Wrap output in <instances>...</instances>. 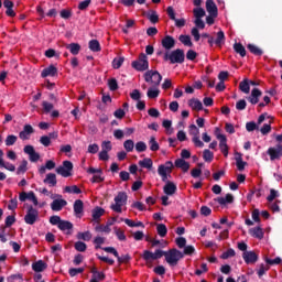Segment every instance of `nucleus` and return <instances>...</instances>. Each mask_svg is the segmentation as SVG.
<instances>
[{
    "label": "nucleus",
    "instance_id": "e2e57ef3",
    "mask_svg": "<svg viewBox=\"0 0 282 282\" xmlns=\"http://www.w3.org/2000/svg\"><path fill=\"white\" fill-rule=\"evenodd\" d=\"M75 250H77V252H85V250H87V243L83 241L75 242Z\"/></svg>",
    "mask_w": 282,
    "mask_h": 282
},
{
    "label": "nucleus",
    "instance_id": "864d4df0",
    "mask_svg": "<svg viewBox=\"0 0 282 282\" xmlns=\"http://www.w3.org/2000/svg\"><path fill=\"white\" fill-rule=\"evenodd\" d=\"M118 263H129L131 261V256L129 253L120 256L118 253V257H116Z\"/></svg>",
    "mask_w": 282,
    "mask_h": 282
},
{
    "label": "nucleus",
    "instance_id": "c03bdc74",
    "mask_svg": "<svg viewBox=\"0 0 282 282\" xmlns=\"http://www.w3.org/2000/svg\"><path fill=\"white\" fill-rule=\"evenodd\" d=\"M147 18L152 23H158L160 21V15H158V11L155 10H151L150 12H148Z\"/></svg>",
    "mask_w": 282,
    "mask_h": 282
},
{
    "label": "nucleus",
    "instance_id": "6e6d98bb",
    "mask_svg": "<svg viewBox=\"0 0 282 282\" xmlns=\"http://www.w3.org/2000/svg\"><path fill=\"white\" fill-rule=\"evenodd\" d=\"M85 272V268H70L68 270L69 276H78V274H83Z\"/></svg>",
    "mask_w": 282,
    "mask_h": 282
},
{
    "label": "nucleus",
    "instance_id": "e433bc0d",
    "mask_svg": "<svg viewBox=\"0 0 282 282\" xmlns=\"http://www.w3.org/2000/svg\"><path fill=\"white\" fill-rule=\"evenodd\" d=\"M58 228L62 230V232H65V230H73L74 224H72V221L69 220H62V223H59Z\"/></svg>",
    "mask_w": 282,
    "mask_h": 282
},
{
    "label": "nucleus",
    "instance_id": "3c124183",
    "mask_svg": "<svg viewBox=\"0 0 282 282\" xmlns=\"http://www.w3.org/2000/svg\"><path fill=\"white\" fill-rule=\"evenodd\" d=\"M193 14L195 19H202L203 17H206V11L204 10V8L198 7L193 10Z\"/></svg>",
    "mask_w": 282,
    "mask_h": 282
},
{
    "label": "nucleus",
    "instance_id": "2f4dec72",
    "mask_svg": "<svg viewBox=\"0 0 282 282\" xmlns=\"http://www.w3.org/2000/svg\"><path fill=\"white\" fill-rule=\"evenodd\" d=\"M66 50L73 54V56H78L80 54V44L78 43H70L66 45Z\"/></svg>",
    "mask_w": 282,
    "mask_h": 282
},
{
    "label": "nucleus",
    "instance_id": "f03ea898",
    "mask_svg": "<svg viewBox=\"0 0 282 282\" xmlns=\"http://www.w3.org/2000/svg\"><path fill=\"white\" fill-rule=\"evenodd\" d=\"M278 144L273 148H269L267 153L270 156L271 162L274 160H281L282 158V133L275 137Z\"/></svg>",
    "mask_w": 282,
    "mask_h": 282
},
{
    "label": "nucleus",
    "instance_id": "f3484780",
    "mask_svg": "<svg viewBox=\"0 0 282 282\" xmlns=\"http://www.w3.org/2000/svg\"><path fill=\"white\" fill-rule=\"evenodd\" d=\"M3 8H6V14L7 17H11L14 18L17 17V12H14V2H12L11 0H4L2 2Z\"/></svg>",
    "mask_w": 282,
    "mask_h": 282
},
{
    "label": "nucleus",
    "instance_id": "5fc2aeb1",
    "mask_svg": "<svg viewBox=\"0 0 282 282\" xmlns=\"http://www.w3.org/2000/svg\"><path fill=\"white\" fill-rule=\"evenodd\" d=\"M149 144H150V151H160V144L155 140V137L150 138Z\"/></svg>",
    "mask_w": 282,
    "mask_h": 282
},
{
    "label": "nucleus",
    "instance_id": "4d7b16f0",
    "mask_svg": "<svg viewBox=\"0 0 282 282\" xmlns=\"http://www.w3.org/2000/svg\"><path fill=\"white\" fill-rule=\"evenodd\" d=\"M108 87L110 89V91H118V80L116 78H110L108 80Z\"/></svg>",
    "mask_w": 282,
    "mask_h": 282
},
{
    "label": "nucleus",
    "instance_id": "9d476101",
    "mask_svg": "<svg viewBox=\"0 0 282 282\" xmlns=\"http://www.w3.org/2000/svg\"><path fill=\"white\" fill-rule=\"evenodd\" d=\"M23 152L29 155L30 162H39L41 160V154L34 150L33 145H25Z\"/></svg>",
    "mask_w": 282,
    "mask_h": 282
},
{
    "label": "nucleus",
    "instance_id": "774afa93",
    "mask_svg": "<svg viewBox=\"0 0 282 282\" xmlns=\"http://www.w3.org/2000/svg\"><path fill=\"white\" fill-rule=\"evenodd\" d=\"M175 243H176L177 248L182 249L186 246V238L178 237V238H176Z\"/></svg>",
    "mask_w": 282,
    "mask_h": 282
},
{
    "label": "nucleus",
    "instance_id": "6ab92c4d",
    "mask_svg": "<svg viewBox=\"0 0 282 282\" xmlns=\"http://www.w3.org/2000/svg\"><path fill=\"white\" fill-rule=\"evenodd\" d=\"M206 10L208 14H212V17H218L219 10L217 9V4L213 0L206 1Z\"/></svg>",
    "mask_w": 282,
    "mask_h": 282
},
{
    "label": "nucleus",
    "instance_id": "a211bd4d",
    "mask_svg": "<svg viewBox=\"0 0 282 282\" xmlns=\"http://www.w3.org/2000/svg\"><path fill=\"white\" fill-rule=\"evenodd\" d=\"M3 150L0 149V169H6L7 171H10L11 173H14V171H17V166H14V164L12 163H6V161H3Z\"/></svg>",
    "mask_w": 282,
    "mask_h": 282
},
{
    "label": "nucleus",
    "instance_id": "72a5a7b5",
    "mask_svg": "<svg viewBox=\"0 0 282 282\" xmlns=\"http://www.w3.org/2000/svg\"><path fill=\"white\" fill-rule=\"evenodd\" d=\"M234 51L236 52V54H239V56H241V58H245L247 52H246V46H243V44L241 43H235L234 44Z\"/></svg>",
    "mask_w": 282,
    "mask_h": 282
},
{
    "label": "nucleus",
    "instance_id": "37998d69",
    "mask_svg": "<svg viewBox=\"0 0 282 282\" xmlns=\"http://www.w3.org/2000/svg\"><path fill=\"white\" fill-rule=\"evenodd\" d=\"M148 98L155 99L158 96H160V90L158 87H150L147 93Z\"/></svg>",
    "mask_w": 282,
    "mask_h": 282
},
{
    "label": "nucleus",
    "instance_id": "9b49d317",
    "mask_svg": "<svg viewBox=\"0 0 282 282\" xmlns=\"http://www.w3.org/2000/svg\"><path fill=\"white\" fill-rule=\"evenodd\" d=\"M242 259L247 265H254L259 261V254L254 251H246L242 253Z\"/></svg>",
    "mask_w": 282,
    "mask_h": 282
},
{
    "label": "nucleus",
    "instance_id": "0e129e2a",
    "mask_svg": "<svg viewBox=\"0 0 282 282\" xmlns=\"http://www.w3.org/2000/svg\"><path fill=\"white\" fill-rule=\"evenodd\" d=\"M135 151L138 153H144V151H147V143H144L143 141H139L135 143Z\"/></svg>",
    "mask_w": 282,
    "mask_h": 282
},
{
    "label": "nucleus",
    "instance_id": "09e8293b",
    "mask_svg": "<svg viewBox=\"0 0 282 282\" xmlns=\"http://www.w3.org/2000/svg\"><path fill=\"white\" fill-rule=\"evenodd\" d=\"M65 193H73V195H80L83 191L77 185H73V186H66Z\"/></svg>",
    "mask_w": 282,
    "mask_h": 282
},
{
    "label": "nucleus",
    "instance_id": "ddd939ff",
    "mask_svg": "<svg viewBox=\"0 0 282 282\" xmlns=\"http://www.w3.org/2000/svg\"><path fill=\"white\" fill-rule=\"evenodd\" d=\"M217 140H219V149L225 158H228V139L226 134H217Z\"/></svg>",
    "mask_w": 282,
    "mask_h": 282
},
{
    "label": "nucleus",
    "instance_id": "aec40b11",
    "mask_svg": "<svg viewBox=\"0 0 282 282\" xmlns=\"http://www.w3.org/2000/svg\"><path fill=\"white\" fill-rule=\"evenodd\" d=\"M174 166L176 169H182L183 173H188V169H191V163L186 162L184 159H176L174 162Z\"/></svg>",
    "mask_w": 282,
    "mask_h": 282
},
{
    "label": "nucleus",
    "instance_id": "39448f33",
    "mask_svg": "<svg viewBox=\"0 0 282 282\" xmlns=\"http://www.w3.org/2000/svg\"><path fill=\"white\" fill-rule=\"evenodd\" d=\"M173 173V161H166L165 164H161L158 167V174L162 182H169V175Z\"/></svg>",
    "mask_w": 282,
    "mask_h": 282
},
{
    "label": "nucleus",
    "instance_id": "de8ad7c7",
    "mask_svg": "<svg viewBox=\"0 0 282 282\" xmlns=\"http://www.w3.org/2000/svg\"><path fill=\"white\" fill-rule=\"evenodd\" d=\"M215 159V153H213L210 150L205 149L203 151V160L206 162H212Z\"/></svg>",
    "mask_w": 282,
    "mask_h": 282
},
{
    "label": "nucleus",
    "instance_id": "79ce46f5",
    "mask_svg": "<svg viewBox=\"0 0 282 282\" xmlns=\"http://www.w3.org/2000/svg\"><path fill=\"white\" fill-rule=\"evenodd\" d=\"M156 232H158L159 237H166L169 229L166 228V225L159 224V225H156Z\"/></svg>",
    "mask_w": 282,
    "mask_h": 282
},
{
    "label": "nucleus",
    "instance_id": "f257e3e1",
    "mask_svg": "<svg viewBox=\"0 0 282 282\" xmlns=\"http://www.w3.org/2000/svg\"><path fill=\"white\" fill-rule=\"evenodd\" d=\"M186 59V55L184 54V50L176 48L171 52V54L165 53L164 54V61H170L172 65H175L177 63L178 65H182L184 61Z\"/></svg>",
    "mask_w": 282,
    "mask_h": 282
},
{
    "label": "nucleus",
    "instance_id": "5701e85b",
    "mask_svg": "<svg viewBox=\"0 0 282 282\" xmlns=\"http://www.w3.org/2000/svg\"><path fill=\"white\" fill-rule=\"evenodd\" d=\"M56 74H58V68L54 65H50L42 70L41 76L42 78H47V76H56Z\"/></svg>",
    "mask_w": 282,
    "mask_h": 282
},
{
    "label": "nucleus",
    "instance_id": "6e6552de",
    "mask_svg": "<svg viewBox=\"0 0 282 282\" xmlns=\"http://www.w3.org/2000/svg\"><path fill=\"white\" fill-rule=\"evenodd\" d=\"M56 173L62 175V177H72V172L74 171V163L72 161H63L62 165L56 167Z\"/></svg>",
    "mask_w": 282,
    "mask_h": 282
},
{
    "label": "nucleus",
    "instance_id": "ea45409f",
    "mask_svg": "<svg viewBox=\"0 0 282 282\" xmlns=\"http://www.w3.org/2000/svg\"><path fill=\"white\" fill-rule=\"evenodd\" d=\"M105 215V209L102 207H95L93 209V219L97 221L100 217Z\"/></svg>",
    "mask_w": 282,
    "mask_h": 282
},
{
    "label": "nucleus",
    "instance_id": "bf43d9fd",
    "mask_svg": "<svg viewBox=\"0 0 282 282\" xmlns=\"http://www.w3.org/2000/svg\"><path fill=\"white\" fill-rule=\"evenodd\" d=\"M124 63V57L115 58L112 61V67L113 69H120L122 67V64Z\"/></svg>",
    "mask_w": 282,
    "mask_h": 282
},
{
    "label": "nucleus",
    "instance_id": "412c9836",
    "mask_svg": "<svg viewBox=\"0 0 282 282\" xmlns=\"http://www.w3.org/2000/svg\"><path fill=\"white\" fill-rule=\"evenodd\" d=\"M163 192L165 193V195H175V193H177V185H175V183L171 181H167L163 187Z\"/></svg>",
    "mask_w": 282,
    "mask_h": 282
},
{
    "label": "nucleus",
    "instance_id": "2eb2a0df",
    "mask_svg": "<svg viewBox=\"0 0 282 282\" xmlns=\"http://www.w3.org/2000/svg\"><path fill=\"white\" fill-rule=\"evenodd\" d=\"M34 133V128L31 124H25L23 130L19 133L20 140H30V135Z\"/></svg>",
    "mask_w": 282,
    "mask_h": 282
},
{
    "label": "nucleus",
    "instance_id": "680f3d73",
    "mask_svg": "<svg viewBox=\"0 0 282 282\" xmlns=\"http://www.w3.org/2000/svg\"><path fill=\"white\" fill-rule=\"evenodd\" d=\"M280 203H281V200H276L274 203L271 202L269 204L270 210H272V213H281V207L279 206Z\"/></svg>",
    "mask_w": 282,
    "mask_h": 282
},
{
    "label": "nucleus",
    "instance_id": "58836bf2",
    "mask_svg": "<svg viewBox=\"0 0 282 282\" xmlns=\"http://www.w3.org/2000/svg\"><path fill=\"white\" fill-rule=\"evenodd\" d=\"M123 221L130 228H144V224L142 221L135 223V221H133V220H131L129 218H126Z\"/></svg>",
    "mask_w": 282,
    "mask_h": 282
},
{
    "label": "nucleus",
    "instance_id": "052dcab7",
    "mask_svg": "<svg viewBox=\"0 0 282 282\" xmlns=\"http://www.w3.org/2000/svg\"><path fill=\"white\" fill-rule=\"evenodd\" d=\"M62 221H63V219H61V216L54 215V216L50 217V224L52 226H57V228H58V226H61Z\"/></svg>",
    "mask_w": 282,
    "mask_h": 282
},
{
    "label": "nucleus",
    "instance_id": "1a4fd4ad",
    "mask_svg": "<svg viewBox=\"0 0 282 282\" xmlns=\"http://www.w3.org/2000/svg\"><path fill=\"white\" fill-rule=\"evenodd\" d=\"M37 219H39V210L36 208H33L32 206H29L26 210V215L24 216L25 224H28L29 226H34Z\"/></svg>",
    "mask_w": 282,
    "mask_h": 282
},
{
    "label": "nucleus",
    "instance_id": "49530a36",
    "mask_svg": "<svg viewBox=\"0 0 282 282\" xmlns=\"http://www.w3.org/2000/svg\"><path fill=\"white\" fill-rule=\"evenodd\" d=\"M17 140H19V138L14 134H9L6 138V147H14V144H17Z\"/></svg>",
    "mask_w": 282,
    "mask_h": 282
},
{
    "label": "nucleus",
    "instance_id": "7c9ffc66",
    "mask_svg": "<svg viewBox=\"0 0 282 282\" xmlns=\"http://www.w3.org/2000/svg\"><path fill=\"white\" fill-rule=\"evenodd\" d=\"M138 164L141 166V169H148V171L153 169V160L151 158H144L143 160L139 161Z\"/></svg>",
    "mask_w": 282,
    "mask_h": 282
},
{
    "label": "nucleus",
    "instance_id": "603ef678",
    "mask_svg": "<svg viewBox=\"0 0 282 282\" xmlns=\"http://www.w3.org/2000/svg\"><path fill=\"white\" fill-rule=\"evenodd\" d=\"M195 252V247L193 245H188L184 247V250L182 252L183 257H193V253Z\"/></svg>",
    "mask_w": 282,
    "mask_h": 282
},
{
    "label": "nucleus",
    "instance_id": "8fccbe9b",
    "mask_svg": "<svg viewBox=\"0 0 282 282\" xmlns=\"http://www.w3.org/2000/svg\"><path fill=\"white\" fill-rule=\"evenodd\" d=\"M134 147H135V143L131 139H128L123 142V149H126L127 153H131Z\"/></svg>",
    "mask_w": 282,
    "mask_h": 282
},
{
    "label": "nucleus",
    "instance_id": "a878e982",
    "mask_svg": "<svg viewBox=\"0 0 282 282\" xmlns=\"http://www.w3.org/2000/svg\"><path fill=\"white\" fill-rule=\"evenodd\" d=\"M188 107H191L193 111H202V109H204V105L199 101V99L196 98L188 100Z\"/></svg>",
    "mask_w": 282,
    "mask_h": 282
},
{
    "label": "nucleus",
    "instance_id": "0eeeda50",
    "mask_svg": "<svg viewBox=\"0 0 282 282\" xmlns=\"http://www.w3.org/2000/svg\"><path fill=\"white\" fill-rule=\"evenodd\" d=\"M128 196L124 192H119L115 197V204L110 206L111 210L115 213H122V206L127 204Z\"/></svg>",
    "mask_w": 282,
    "mask_h": 282
},
{
    "label": "nucleus",
    "instance_id": "b1692460",
    "mask_svg": "<svg viewBox=\"0 0 282 282\" xmlns=\"http://www.w3.org/2000/svg\"><path fill=\"white\" fill-rule=\"evenodd\" d=\"M32 270L33 272H45V270H47V263H45V261L43 260H39L36 262L32 263Z\"/></svg>",
    "mask_w": 282,
    "mask_h": 282
},
{
    "label": "nucleus",
    "instance_id": "bb28decb",
    "mask_svg": "<svg viewBox=\"0 0 282 282\" xmlns=\"http://www.w3.org/2000/svg\"><path fill=\"white\" fill-rule=\"evenodd\" d=\"M249 235L254 237V239H263L264 234L261 227H254L249 229Z\"/></svg>",
    "mask_w": 282,
    "mask_h": 282
},
{
    "label": "nucleus",
    "instance_id": "7ed1b4c3",
    "mask_svg": "<svg viewBox=\"0 0 282 282\" xmlns=\"http://www.w3.org/2000/svg\"><path fill=\"white\" fill-rule=\"evenodd\" d=\"M181 259H184V253L176 248L165 251V261L169 263V265H177Z\"/></svg>",
    "mask_w": 282,
    "mask_h": 282
},
{
    "label": "nucleus",
    "instance_id": "423d86ee",
    "mask_svg": "<svg viewBox=\"0 0 282 282\" xmlns=\"http://www.w3.org/2000/svg\"><path fill=\"white\" fill-rule=\"evenodd\" d=\"M145 83H151L153 87H160V83H162V75L158 70H147L144 74Z\"/></svg>",
    "mask_w": 282,
    "mask_h": 282
},
{
    "label": "nucleus",
    "instance_id": "c9c22d12",
    "mask_svg": "<svg viewBox=\"0 0 282 282\" xmlns=\"http://www.w3.org/2000/svg\"><path fill=\"white\" fill-rule=\"evenodd\" d=\"M239 89L240 91H242V94H250V80L246 78L242 82H240Z\"/></svg>",
    "mask_w": 282,
    "mask_h": 282
},
{
    "label": "nucleus",
    "instance_id": "4be33fe9",
    "mask_svg": "<svg viewBox=\"0 0 282 282\" xmlns=\"http://www.w3.org/2000/svg\"><path fill=\"white\" fill-rule=\"evenodd\" d=\"M161 43L164 50H173V47H175V39L171 35H166Z\"/></svg>",
    "mask_w": 282,
    "mask_h": 282
},
{
    "label": "nucleus",
    "instance_id": "a19ab883",
    "mask_svg": "<svg viewBox=\"0 0 282 282\" xmlns=\"http://www.w3.org/2000/svg\"><path fill=\"white\" fill-rule=\"evenodd\" d=\"M28 173V160H23L17 169V175H24Z\"/></svg>",
    "mask_w": 282,
    "mask_h": 282
},
{
    "label": "nucleus",
    "instance_id": "dca6fc26",
    "mask_svg": "<svg viewBox=\"0 0 282 282\" xmlns=\"http://www.w3.org/2000/svg\"><path fill=\"white\" fill-rule=\"evenodd\" d=\"M260 96H263V93L259 88H253L247 100L252 105H258Z\"/></svg>",
    "mask_w": 282,
    "mask_h": 282
},
{
    "label": "nucleus",
    "instance_id": "f704fd0d",
    "mask_svg": "<svg viewBox=\"0 0 282 282\" xmlns=\"http://www.w3.org/2000/svg\"><path fill=\"white\" fill-rule=\"evenodd\" d=\"M247 50L254 56H263V50L259 48V46L254 44H248Z\"/></svg>",
    "mask_w": 282,
    "mask_h": 282
},
{
    "label": "nucleus",
    "instance_id": "473e14b6",
    "mask_svg": "<svg viewBox=\"0 0 282 282\" xmlns=\"http://www.w3.org/2000/svg\"><path fill=\"white\" fill-rule=\"evenodd\" d=\"M216 36L215 45H217V47H223V45L226 43V34L224 31H218Z\"/></svg>",
    "mask_w": 282,
    "mask_h": 282
},
{
    "label": "nucleus",
    "instance_id": "c756f323",
    "mask_svg": "<svg viewBox=\"0 0 282 282\" xmlns=\"http://www.w3.org/2000/svg\"><path fill=\"white\" fill-rule=\"evenodd\" d=\"M236 165L238 171H245L247 162L243 161V158L241 156V153L236 152Z\"/></svg>",
    "mask_w": 282,
    "mask_h": 282
},
{
    "label": "nucleus",
    "instance_id": "69168bd1",
    "mask_svg": "<svg viewBox=\"0 0 282 282\" xmlns=\"http://www.w3.org/2000/svg\"><path fill=\"white\" fill-rule=\"evenodd\" d=\"M235 254H237V252L235 251V249L229 248L227 251H225L220 258L221 259H230V257H235Z\"/></svg>",
    "mask_w": 282,
    "mask_h": 282
},
{
    "label": "nucleus",
    "instance_id": "338daca9",
    "mask_svg": "<svg viewBox=\"0 0 282 282\" xmlns=\"http://www.w3.org/2000/svg\"><path fill=\"white\" fill-rule=\"evenodd\" d=\"M100 151V147L97 143H93L88 145V153H91L93 155H96Z\"/></svg>",
    "mask_w": 282,
    "mask_h": 282
},
{
    "label": "nucleus",
    "instance_id": "4c0bfd02",
    "mask_svg": "<svg viewBox=\"0 0 282 282\" xmlns=\"http://www.w3.org/2000/svg\"><path fill=\"white\" fill-rule=\"evenodd\" d=\"M178 41H181V43L186 47H193V41H191V35L182 34L178 36Z\"/></svg>",
    "mask_w": 282,
    "mask_h": 282
},
{
    "label": "nucleus",
    "instance_id": "393cba45",
    "mask_svg": "<svg viewBox=\"0 0 282 282\" xmlns=\"http://www.w3.org/2000/svg\"><path fill=\"white\" fill-rule=\"evenodd\" d=\"M73 209L76 217H78V215H83V212L85 210V203H83L82 199H76L74 202Z\"/></svg>",
    "mask_w": 282,
    "mask_h": 282
},
{
    "label": "nucleus",
    "instance_id": "f8f14e48",
    "mask_svg": "<svg viewBox=\"0 0 282 282\" xmlns=\"http://www.w3.org/2000/svg\"><path fill=\"white\" fill-rule=\"evenodd\" d=\"M19 199L20 202H32L35 206H39V198H36V194H34V192H29V193H25V192H22L20 193L19 195Z\"/></svg>",
    "mask_w": 282,
    "mask_h": 282
},
{
    "label": "nucleus",
    "instance_id": "a18cd8bd",
    "mask_svg": "<svg viewBox=\"0 0 282 282\" xmlns=\"http://www.w3.org/2000/svg\"><path fill=\"white\" fill-rule=\"evenodd\" d=\"M89 50L90 52H100V42L98 40H90L89 41Z\"/></svg>",
    "mask_w": 282,
    "mask_h": 282
},
{
    "label": "nucleus",
    "instance_id": "4468645a",
    "mask_svg": "<svg viewBox=\"0 0 282 282\" xmlns=\"http://www.w3.org/2000/svg\"><path fill=\"white\" fill-rule=\"evenodd\" d=\"M65 206H67V200H65V199H63V198L54 199V200L51 203V209H52L54 213H61V210H63V208H65Z\"/></svg>",
    "mask_w": 282,
    "mask_h": 282
},
{
    "label": "nucleus",
    "instance_id": "c85d7f7f",
    "mask_svg": "<svg viewBox=\"0 0 282 282\" xmlns=\"http://www.w3.org/2000/svg\"><path fill=\"white\" fill-rule=\"evenodd\" d=\"M44 184H47L51 187L56 186L58 184V181H56V174L54 173H48L46 174V177L44 178Z\"/></svg>",
    "mask_w": 282,
    "mask_h": 282
},
{
    "label": "nucleus",
    "instance_id": "20e7f679",
    "mask_svg": "<svg viewBox=\"0 0 282 282\" xmlns=\"http://www.w3.org/2000/svg\"><path fill=\"white\" fill-rule=\"evenodd\" d=\"M131 66L137 72H147L149 69V57L144 53H140L138 59L131 63Z\"/></svg>",
    "mask_w": 282,
    "mask_h": 282
},
{
    "label": "nucleus",
    "instance_id": "13d9d810",
    "mask_svg": "<svg viewBox=\"0 0 282 282\" xmlns=\"http://www.w3.org/2000/svg\"><path fill=\"white\" fill-rule=\"evenodd\" d=\"M77 239H82L83 241H91V232L89 231L79 232L77 235Z\"/></svg>",
    "mask_w": 282,
    "mask_h": 282
},
{
    "label": "nucleus",
    "instance_id": "cd10ccee",
    "mask_svg": "<svg viewBox=\"0 0 282 282\" xmlns=\"http://www.w3.org/2000/svg\"><path fill=\"white\" fill-rule=\"evenodd\" d=\"M215 200L220 206H226V204H232V202H235V196H232V194H227L226 197H218Z\"/></svg>",
    "mask_w": 282,
    "mask_h": 282
}]
</instances>
